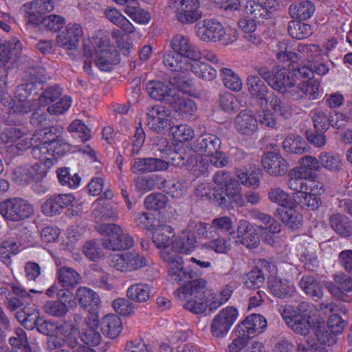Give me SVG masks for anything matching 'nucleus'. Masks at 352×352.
<instances>
[{
	"label": "nucleus",
	"instance_id": "f257e3e1",
	"mask_svg": "<svg viewBox=\"0 0 352 352\" xmlns=\"http://www.w3.org/2000/svg\"><path fill=\"white\" fill-rule=\"evenodd\" d=\"M248 91L251 97L256 98L260 105L259 122L274 128L277 125L278 116L287 119L292 115V108L280 98L270 91L258 76H249L246 80Z\"/></svg>",
	"mask_w": 352,
	"mask_h": 352
},
{
	"label": "nucleus",
	"instance_id": "f03ea898",
	"mask_svg": "<svg viewBox=\"0 0 352 352\" xmlns=\"http://www.w3.org/2000/svg\"><path fill=\"white\" fill-rule=\"evenodd\" d=\"M214 182L219 188L224 189V195L218 193L217 189L208 184H201L197 186V195L206 197L210 201L228 209L243 205L241 184L228 173L218 171L214 176Z\"/></svg>",
	"mask_w": 352,
	"mask_h": 352
},
{
	"label": "nucleus",
	"instance_id": "7ed1b4c3",
	"mask_svg": "<svg viewBox=\"0 0 352 352\" xmlns=\"http://www.w3.org/2000/svg\"><path fill=\"white\" fill-rule=\"evenodd\" d=\"M268 84L276 90L294 100L302 99L315 100L320 94V83L318 80H311L307 87L297 83L292 69L276 67L272 71V77Z\"/></svg>",
	"mask_w": 352,
	"mask_h": 352
},
{
	"label": "nucleus",
	"instance_id": "20e7f679",
	"mask_svg": "<svg viewBox=\"0 0 352 352\" xmlns=\"http://www.w3.org/2000/svg\"><path fill=\"white\" fill-rule=\"evenodd\" d=\"M83 46L86 58L83 69L88 74H92L93 58L98 69L105 72L110 71L113 65L119 61L117 53L110 45L109 37L104 35L102 32H98L91 39L85 40Z\"/></svg>",
	"mask_w": 352,
	"mask_h": 352
},
{
	"label": "nucleus",
	"instance_id": "39448f33",
	"mask_svg": "<svg viewBox=\"0 0 352 352\" xmlns=\"http://www.w3.org/2000/svg\"><path fill=\"white\" fill-rule=\"evenodd\" d=\"M52 129H41L33 135L34 146L32 155L47 168H50L57 159L68 152L71 146L64 139L58 138Z\"/></svg>",
	"mask_w": 352,
	"mask_h": 352
},
{
	"label": "nucleus",
	"instance_id": "423d86ee",
	"mask_svg": "<svg viewBox=\"0 0 352 352\" xmlns=\"http://www.w3.org/2000/svg\"><path fill=\"white\" fill-rule=\"evenodd\" d=\"M38 329L50 337L47 346L50 349L61 347L66 344L74 349L75 352H96L88 346L78 345V330L74 325L67 322L56 325L50 321H45Z\"/></svg>",
	"mask_w": 352,
	"mask_h": 352
},
{
	"label": "nucleus",
	"instance_id": "0eeeda50",
	"mask_svg": "<svg viewBox=\"0 0 352 352\" xmlns=\"http://www.w3.org/2000/svg\"><path fill=\"white\" fill-rule=\"evenodd\" d=\"M28 22L42 25L48 30L56 32L65 24V19L56 14L44 16L45 12L52 11L55 5L52 0H34L23 6Z\"/></svg>",
	"mask_w": 352,
	"mask_h": 352
},
{
	"label": "nucleus",
	"instance_id": "6e6552de",
	"mask_svg": "<svg viewBox=\"0 0 352 352\" xmlns=\"http://www.w3.org/2000/svg\"><path fill=\"white\" fill-rule=\"evenodd\" d=\"M206 287L203 279H195L186 283L176 292L178 299L184 302L183 307L195 314L204 312L209 305L206 294L202 296Z\"/></svg>",
	"mask_w": 352,
	"mask_h": 352
},
{
	"label": "nucleus",
	"instance_id": "1a4fd4ad",
	"mask_svg": "<svg viewBox=\"0 0 352 352\" xmlns=\"http://www.w3.org/2000/svg\"><path fill=\"white\" fill-rule=\"evenodd\" d=\"M314 307L302 302L297 307L287 305L281 311V316L287 326L296 333L307 335L311 328V318Z\"/></svg>",
	"mask_w": 352,
	"mask_h": 352
},
{
	"label": "nucleus",
	"instance_id": "9d476101",
	"mask_svg": "<svg viewBox=\"0 0 352 352\" xmlns=\"http://www.w3.org/2000/svg\"><path fill=\"white\" fill-rule=\"evenodd\" d=\"M197 36L204 42H218L221 41L226 35L228 38L226 44H230L236 41L237 34L236 30H230L227 32L223 25L214 19H206L199 21L195 26Z\"/></svg>",
	"mask_w": 352,
	"mask_h": 352
},
{
	"label": "nucleus",
	"instance_id": "9b49d317",
	"mask_svg": "<svg viewBox=\"0 0 352 352\" xmlns=\"http://www.w3.org/2000/svg\"><path fill=\"white\" fill-rule=\"evenodd\" d=\"M168 8L182 24H192L202 16L199 0H169Z\"/></svg>",
	"mask_w": 352,
	"mask_h": 352
},
{
	"label": "nucleus",
	"instance_id": "f8f14e48",
	"mask_svg": "<svg viewBox=\"0 0 352 352\" xmlns=\"http://www.w3.org/2000/svg\"><path fill=\"white\" fill-rule=\"evenodd\" d=\"M97 230L106 238L103 240L105 248L120 250L129 248L133 245V239L122 228L116 224H100L96 226Z\"/></svg>",
	"mask_w": 352,
	"mask_h": 352
},
{
	"label": "nucleus",
	"instance_id": "ddd939ff",
	"mask_svg": "<svg viewBox=\"0 0 352 352\" xmlns=\"http://www.w3.org/2000/svg\"><path fill=\"white\" fill-rule=\"evenodd\" d=\"M314 327V332L321 344L329 346L336 342V336L342 333L346 327V322L336 314L329 316L327 324L324 322H318Z\"/></svg>",
	"mask_w": 352,
	"mask_h": 352
},
{
	"label": "nucleus",
	"instance_id": "4468645a",
	"mask_svg": "<svg viewBox=\"0 0 352 352\" xmlns=\"http://www.w3.org/2000/svg\"><path fill=\"white\" fill-rule=\"evenodd\" d=\"M33 212V206L23 199L12 198L0 203V214L7 221H22Z\"/></svg>",
	"mask_w": 352,
	"mask_h": 352
},
{
	"label": "nucleus",
	"instance_id": "2eb2a0df",
	"mask_svg": "<svg viewBox=\"0 0 352 352\" xmlns=\"http://www.w3.org/2000/svg\"><path fill=\"white\" fill-rule=\"evenodd\" d=\"M239 316V310L232 306L221 309L214 317L210 329L213 336L221 338L226 336Z\"/></svg>",
	"mask_w": 352,
	"mask_h": 352
},
{
	"label": "nucleus",
	"instance_id": "dca6fc26",
	"mask_svg": "<svg viewBox=\"0 0 352 352\" xmlns=\"http://www.w3.org/2000/svg\"><path fill=\"white\" fill-rule=\"evenodd\" d=\"M267 12L260 5L254 1L248 2L245 9V15L239 21V26L245 34L255 32L256 24L264 23V16Z\"/></svg>",
	"mask_w": 352,
	"mask_h": 352
},
{
	"label": "nucleus",
	"instance_id": "f3484780",
	"mask_svg": "<svg viewBox=\"0 0 352 352\" xmlns=\"http://www.w3.org/2000/svg\"><path fill=\"white\" fill-rule=\"evenodd\" d=\"M150 232L153 242L160 250V254L163 252H172L170 248L175 235L172 226L160 221L156 222Z\"/></svg>",
	"mask_w": 352,
	"mask_h": 352
},
{
	"label": "nucleus",
	"instance_id": "a211bd4d",
	"mask_svg": "<svg viewBox=\"0 0 352 352\" xmlns=\"http://www.w3.org/2000/svg\"><path fill=\"white\" fill-rule=\"evenodd\" d=\"M111 265L121 272H131L146 265V260L137 252L120 253L111 256Z\"/></svg>",
	"mask_w": 352,
	"mask_h": 352
},
{
	"label": "nucleus",
	"instance_id": "6ab92c4d",
	"mask_svg": "<svg viewBox=\"0 0 352 352\" xmlns=\"http://www.w3.org/2000/svg\"><path fill=\"white\" fill-rule=\"evenodd\" d=\"M83 36V29L80 24L69 23L56 37L57 45L63 50L74 52L77 50Z\"/></svg>",
	"mask_w": 352,
	"mask_h": 352
},
{
	"label": "nucleus",
	"instance_id": "aec40b11",
	"mask_svg": "<svg viewBox=\"0 0 352 352\" xmlns=\"http://www.w3.org/2000/svg\"><path fill=\"white\" fill-rule=\"evenodd\" d=\"M170 45L174 52L184 60L193 63L198 58H201L202 54L199 49L190 43L189 38L182 34L173 36Z\"/></svg>",
	"mask_w": 352,
	"mask_h": 352
},
{
	"label": "nucleus",
	"instance_id": "412c9836",
	"mask_svg": "<svg viewBox=\"0 0 352 352\" xmlns=\"http://www.w3.org/2000/svg\"><path fill=\"white\" fill-rule=\"evenodd\" d=\"M58 300H47L43 306V310L47 315L56 318L66 316L68 307H75L76 302L72 299V295L69 292H58Z\"/></svg>",
	"mask_w": 352,
	"mask_h": 352
},
{
	"label": "nucleus",
	"instance_id": "4be33fe9",
	"mask_svg": "<svg viewBox=\"0 0 352 352\" xmlns=\"http://www.w3.org/2000/svg\"><path fill=\"white\" fill-rule=\"evenodd\" d=\"M161 258L168 264V274L171 280L181 282L192 278L190 273L184 267L182 256L173 252H163Z\"/></svg>",
	"mask_w": 352,
	"mask_h": 352
},
{
	"label": "nucleus",
	"instance_id": "5701e85b",
	"mask_svg": "<svg viewBox=\"0 0 352 352\" xmlns=\"http://www.w3.org/2000/svg\"><path fill=\"white\" fill-rule=\"evenodd\" d=\"M234 128L241 135L253 137L258 130V122L254 113L250 109L241 111L235 118Z\"/></svg>",
	"mask_w": 352,
	"mask_h": 352
},
{
	"label": "nucleus",
	"instance_id": "b1692460",
	"mask_svg": "<svg viewBox=\"0 0 352 352\" xmlns=\"http://www.w3.org/2000/svg\"><path fill=\"white\" fill-rule=\"evenodd\" d=\"M267 327V320L259 314H251L236 326V330L241 338H251L261 333Z\"/></svg>",
	"mask_w": 352,
	"mask_h": 352
},
{
	"label": "nucleus",
	"instance_id": "393cba45",
	"mask_svg": "<svg viewBox=\"0 0 352 352\" xmlns=\"http://www.w3.org/2000/svg\"><path fill=\"white\" fill-rule=\"evenodd\" d=\"M317 188L311 190H305L294 193L296 205H299L301 208L308 210H316L321 206L322 201L320 196L323 193L322 185L317 182Z\"/></svg>",
	"mask_w": 352,
	"mask_h": 352
},
{
	"label": "nucleus",
	"instance_id": "a878e982",
	"mask_svg": "<svg viewBox=\"0 0 352 352\" xmlns=\"http://www.w3.org/2000/svg\"><path fill=\"white\" fill-rule=\"evenodd\" d=\"M170 111L162 105H156L148 109L147 125L156 132H160L170 124Z\"/></svg>",
	"mask_w": 352,
	"mask_h": 352
},
{
	"label": "nucleus",
	"instance_id": "bb28decb",
	"mask_svg": "<svg viewBox=\"0 0 352 352\" xmlns=\"http://www.w3.org/2000/svg\"><path fill=\"white\" fill-rule=\"evenodd\" d=\"M197 240L193 232L184 230L175 235L170 251L174 253L188 255L196 248Z\"/></svg>",
	"mask_w": 352,
	"mask_h": 352
},
{
	"label": "nucleus",
	"instance_id": "cd10ccee",
	"mask_svg": "<svg viewBox=\"0 0 352 352\" xmlns=\"http://www.w3.org/2000/svg\"><path fill=\"white\" fill-rule=\"evenodd\" d=\"M75 299L78 301L81 308L91 314H96L100 299L98 294L93 289L87 287H78L75 293Z\"/></svg>",
	"mask_w": 352,
	"mask_h": 352
},
{
	"label": "nucleus",
	"instance_id": "c85d7f7f",
	"mask_svg": "<svg viewBox=\"0 0 352 352\" xmlns=\"http://www.w3.org/2000/svg\"><path fill=\"white\" fill-rule=\"evenodd\" d=\"M45 170L40 163L17 167L14 172V179L16 183L23 185L32 182H38L45 176Z\"/></svg>",
	"mask_w": 352,
	"mask_h": 352
},
{
	"label": "nucleus",
	"instance_id": "c756f323",
	"mask_svg": "<svg viewBox=\"0 0 352 352\" xmlns=\"http://www.w3.org/2000/svg\"><path fill=\"white\" fill-rule=\"evenodd\" d=\"M262 164L265 170L273 176H280L287 170V161L279 154L269 152L263 155Z\"/></svg>",
	"mask_w": 352,
	"mask_h": 352
},
{
	"label": "nucleus",
	"instance_id": "7c9ffc66",
	"mask_svg": "<svg viewBox=\"0 0 352 352\" xmlns=\"http://www.w3.org/2000/svg\"><path fill=\"white\" fill-rule=\"evenodd\" d=\"M168 168V162L158 158H135L131 169L134 173L162 171Z\"/></svg>",
	"mask_w": 352,
	"mask_h": 352
},
{
	"label": "nucleus",
	"instance_id": "2f4dec72",
	"mask_svg": "<svg viewBox=\"0 0 352 352\" xmlns=\"http://www.w3.org/2000/svg\"><path fill=\"white\" fill-rule=\"evenodd\" d=\"M99 319L97 314L89 316L80 333V340L87 345L96 346L101 341V336L98 331Z\"/></svg>",
	"mask_w": 352,
	"mask_h": 352
},
{
	"label": "nucleus",
	"instance_id": "473e14b6",
	"mask_svg": "<svg viewBox=\"0 0 352 352\" xmlns=\"http://www.w3.org/2000/svg\"><path fill=\"white\" fill-rule=\"evenodd\" d=\"M334 282L329 283L327 287L332 296L346 301L347 294L352 291V278L350 276L339 274L334 276Z\"/></svg>",
	"mask_w": 352,
	"mask_h": 352
},
{
	"label": "nucleus",
	"instance_id": "72a5a7b5",
	"mask_svg": "<svg viewBox=\"0 0 352 352\" xmlns=\"http://www.w3.org/2000/svg\"><path fill=\"white\" fill-rule=\"evenodd\" d=\"M276 214V217L289 228L295 230L302 226V216L297 210L295 203L286 208H278Z\"/></svg>",
	"mask_w": 352,
	"mask_h": 352
},
{
	"label": "nucleus",
	"instance_id": "f704fd0d",
	"mask_svg": "<svg viewBox=\"0 0 352 352\" xmlns=\"http://www.w3.org/2000/svg\"><path fill=\"white\" fill-rule=\"evenodd\" d=\"M289 176L288 186L296 192L317 188V181L309 179L302 175L296 167L290 170Z\"/></svg>",
	"mask_w": 352,
	"mask_h": 352
},
{
	"label": "nucleus",
	"instance_id": "c9c22d12",
	"mask_svg": "<svg viewBox=\"0 0 352 352\" xmlns=\"http://www.w3.org/2000/svg\"><path fill=\"white\" fill-rule=\"evenodd\" d=\"M148 95L153 99L170 103L173 98L174 92L177 89L164 85L159 81H151L146 85Z\"/></svg>",
	"mask_w": 352,
	"mask_h": 352
},
{
	"label": "nucleus",
	"instance_id": "e433bc0d",
	"mask_svg": "<svg viewBox=\"0 0 352 352\" xmlns=\"http://www.w3.org/2000/svg\"><path fill=\"white\" fill-rule=\"evenodd\" d=\"M170 104L176 111L186 117L192 116L197 110L195 101L191 98L184 96L178 90L177 92H174Z\"/></svg>",
	"mask_w": 352,
	"mask_h": 352
},
{
	"label": "nucleus",
	"instance_id": "4c0bfd02",
	"mask_svg": "<svg viewBox=\"0 0 352 352\" xmlns=\"http://www.w3.org/2000/svg\"><path fill=\"white\" fill-rule=\"evenodd\" d=\"M220 146L221 140L217 137L211 134H205L197 139L195 150L207 157L217 153V149H220Z\"/></svg>",
	"mask_w": 352,
	"mask_h": 352
},
{
	"label": "nucleus",
	"instance_id": "58836bf2",
	"mask_svg": "<svg viewBox=\"0 0 352 352\" xmlns=\"http://www.w3.org/2000/svg\"><path fill=\"white\" fill-rule=\"evenodd\" d=\"M22 49L21 42L16 38L6 41L0 45V65H5L10 60L15 61Z\"/></svg>",
	"mask_w": 352,
	"mask_h": 352
},
{
	"label": "nucleus",
	"instance_id": "ea45409f",
	"mask_svg": "<svg viewBox=\"0 0 352 352\" xmlns=\"http://www.w3.org/2000/svg\"><path fill=\"white\" fill-rule=\"evenodd\" d=\"M316 11V6L309 0L300 1L292 3L289 8L290 16L299 20L310 19Z\"/></svg>",
	"mask_w": 352,
	"mask_h": 352
},
{
	"label": "nucleus",
	"instance_id": "a19ab883",
	"mask_svg": "<svg viewBox=\"0 0 352 352\" xmlns=\"http://www.w3.org/2000/svg\"><path fill=\"white\" fill-rule=\"evenodd\" d=\"M232 248L230 237L221 236L214 234L208 241L201 245L203 250H211L217 254H228Z\"/></svg>",
	"mask_w": 352,
	"mask_h": 352
},
{
	"label": "nucleus",
	"instance_id": "79ce46f5",
	"mask_svg": "<svg viewBox=\"0 0 352 352\" xmlns=\"http://www.w3.org/2000/svg\"><path fill=\"white\" fill-rule=\"evenodd\" d=\"M188 72L191 71L196 76L204 80H212L217 77V70L201 60V58H198L195 62L192 61L189 63Z\"/></svg>",
	"mask_w": 352,
	"mask_h": 352
},
{
	"label": "nucleus",
	"instance_id": "37998d69",
	"mask_svg": "<svg viewBox=\"0 0 352 352\" xmlns=\"http://www.w3.org/2000/svg\"><path fill=\"white\" fill-rule=\"evenodd\" d=\"M268 287L270 292L276 297L285 298L292 295L295 287L293 283L285 279L271 277L268 281Z\"/></svg>",
	"mask_w": 352,
	"mask_h": 352
},
{
	"label": "nucleus",
	"instance_id": "c03bdc74",
	"mask_svg": "<svg viewBox=\"0 0 352 352\" xmlns=\"http://www.w3.org/2000/svg\"><path fill=\"white\" fill-rule=\"evenodd\" d=\"M151 287L146 283H135L127 289V297L129 300L142 303L146 302L151 296Z\"/></svg>",
	"mask_w": 352,
	"mask_h": 352
},
{
	"label": "nucleus",
	"instance_id": "a18cd8bd",
	"mask_svg": "<svg viewBox=\"0 0 352 352\" xmlns=\"http://www.w3.org/2000/svg\"><path fill=\"white\" fill-rule=\"evenodd\" d=\"M101 330L107 337L110 338H116L122 331L120 318L116 314L105 316L102 319Z\"/></svg>",
	"mask_w": 352,
	"mask_h": 352
},
{
	"label": "nucleus",
	"instance_id": "49530a36",
	"mask_svg": "<svg viewBox=\"0 0 352 352\" xmlns=\"http://www.w3.org/2000/svg\"><path fill=\"white\" fill-rule=\"evenodd\" d=\"M297 256L305 266L311 269L317 263L316 248L314 245L303 241L296 246Z\"/></svg>",
	"mask_w": 352,
	"mask_h": 352
},
{
	"label": "nucleus",
	"instance_id": "de8ad7c7",
	"mask_svg": "<svg viewBox=\"0 0 352 352\" xmlns=\"http://www.w3.org/2000/svg\"><path fill=\"white\" fill-rule=\"evenodd\" d=\"M23 92H25L23 86L18 87L16 94L17 96H22L16 101H14L12 105V102L8 103L10 106V113H17L24 114L30 112L33 109L32 100L28 99L26 96H23Z\"/></svg>",
	"mask_w": 352,
	"mask_h": 352
},
{
	"label": "nucleus",
	"instance_id": "09e8293b",
	"mask_svg": "<svg viewBox=\"0 0 352 352\" xmlns=\"http://www.w3.org/2000/svg\"><path fill=\"white\" fill-rule=\"evenodd\" d=\"M260 170L254 167L251 170L246 168H239L236 170V176L240 180L241 184L246 187L256 188L260 185L258 175Z\"/></svg>",
	"mask_w": 352,
	"mask_h": 352
},
{
	"label": "nucleus",
	"instance_id": "8fccbe9b",
	"mask_svg": "<svg viewBox=\"0 0 352 352\" xmlns=\"http://www.w3.org/2000/svg\"><path fill=\"white\" fill-rule=\"evenodd\" d=\"M296 168L302 173V175L311 179L316 172L321 170L320 158L317 159L311 155H305L300 158L299 166Z\"/></svg>",
	"mask_w": 352,
	"mask_h": 352
},
{
	"label": "nucleus",
	"instance_id": "3c124183",
	"mask_svg": "<svg viewBox=\"0 0 352 352\" xmlns=\"http://www.w3.org/2000/svg\"><path fill=\"white\" fill-rule=\"evenodd\" d=\"M299 285L307 295L316 300L320 298L323 295L320 284L313 276H303L300 280Z\"/></svg>",
	"mask_w": 352,
	"mask_h": 352
},
{
	"label": "nucleus",
	"instance_id": "603ef678",
	"mask_svg": "<svg viewBox=\"0 0 352 352\" xmlns=\"http://www.w3.org/2000/svg\"><path fill=\"white\" fill-rule=\"evenodd\" d=\"M124 12L135 22L140 24H147L151 20V15L148 12L140 8L139 3L134 0L131 4L126 6L124 10Z\"/></svg>",
	"mask_w": 352,
	"mask_h": 352
},
{
	"label": "nucleus",
	"instance_id": "864d4df0",
	"mask_svg": "<svg viewBox=\"0 0 352 352\" xmlns=\"http://www.w3.org/2000/svg\"><path fill=\"white\" fill-rule=\"evenodd\" d=\"M105 16L111 23L120 27L126 33L134 31L133 24L117 9L109 8L104 11Z\"/></svg>",
	"mask_w": 352,
	"mask_h": 352
},
{
	"label": "nucleus",
	"instance_id": "5fc2aeb1",
	"mask_svg": "<svg viewBox=\"0 0 352 352\" xmlns=\"http://www.w3.org/2000/svg\"><path fill=\"white\" fill-rule=\"evenodd\" d=\"M330 224L333 230L344 236L352 234V221L346 217L333 214L330 219Z\"/></svg>",
	"mask_w": 352,
	"mask_h": 352
},
{
	"label": "nucleus",
	"instance_id": "6e6d98bb",
	"mask_svg": "<svg viewBox=\"0 0 352 352\" xmlns=\"http://www.w3.org/2000/svg\"><path fill=\"white\" fill-rule=\"evenodd\" d=\"M164 63L165 66L171 71L186 72H188L189 65L188 60H184L177 56V54L173 52H166L164 55Z\"/></svg>",
	"mask_w": 352,
	"mask_h": 352
},
{
	"label": "nucleus",
	"instance_id": "4d7b16f0",
	"mask_svg": "<svg viewBox=\"0 0 352 352\" xmlns=\"http://www.w3.org/2000/svg\"><path fill=\"white\" fill-rule=\"evenodd\" d=\"M269 199L276 204L279 208H286L295 203L294 196L292 197L288 192L280 188H272L268 192Z\"/></svg>",
	"mask_w": 352,
	"mask_h": 352
},
{
	"label": "nucleus",
	"instance_id": "13d9d810",
	"mask_svg": "<svg viewBox=\"0 0 352 352\" xmlns=\"http://www.w3.org/2000/svg\"><path fill=\"white\" fill-rule=\"evenodd\" d=\"M293 75L297 83H301L304 87H307L311 80H316L313 78L312 64L309 67L306 65L298 66L295 64L289 65Z\"/></svg>",
	"mask_w": 352,
	"mask_h": 352
},
{
	"label": "nucleus",
	"instance_id": "bf43d9fd",
	"mask_svg": "<svg viewBox=\"0 0 352 352\" xmlns=\"http://www.w3.org/2000/svg\"><path fill=\"white\" fill-rule=\"evenodd\" d=\"M19 252V245L15 240L6 239L0 245V260L6 265H9L11 263L10 258Z\"/></svg>",
	"mask_w": 352,
	"mask_h": 352
},
{
	"label": "nucleus",
	"instance_id": "052dcab7",
	"mask_svg": "<svg viewBox=\"0 0 352 352\" xmlns=\"http://www.w3.org/2000/svg\"><path fill=\"white\" fill-rule=\"evenodd\" d=\"M57 274L58 281L63 287L74 286L80 283L81 280L80 274L69 267H60Z\"/></svg>",
	"mask_w": 352,
	"mask_h": 352
},
{
	"label": "nucleus",
	"instance_id": "680f3d73",
	"mask_svg": "<svg viewBox=\"0 0 352 352\" xmlns=\"http://www.w3.org/2000/svg\"><path fill=\"white\" fill-rule=\"evenodd\" d=\"M320 162L321 168H324L331 172L339 171L343 166L342 160L340 155L327 152L320 153Z\"/></svg>",
	"mask_w": 352,
	"mask_h": 352
},
{
	"label": "nucleus",
	"instance_id": "e2e57ef3",
	"mask_svg": "<svg viewBox=\"0 0 352 352\" xmlns=\"http://www.w3.org/2000/svg\"><path fill=\"white\" fill-rule=\"evenodd\" d=\"M288 32L289 35L296 39H304L313 33L310 25L300 21H290L288 25Z\"/></svg>",
	"mask_w": 352,
	"mask_h": 352
},
{
	"label": "nucleus",
	"instance_id": "0e129e2a",
	"mask_svg": "<svg viewBox=\"0 0 352 352\" xmlns=\"http://www.w3.org/2000/svg\"><path fill=\"white\" fill-rule=\"evenodd\" d=\"M283 147L287 153L300 154L305 149V142L298 135H289L283 142Z\"/></svg>",
	"mask_w": 352,
	"mask_h": 352
},
{
	"label": "nucleus",
	"instance_id": "69168bd1",
	"mask_svg": "<svg viewBox=\"0 0 352 352\" xmlns=\"http://www.w3.org/2000/svg\"><path fill=\"white\" fill-rule=\"evenodd\" d=\"M210 230H212L214 234L228 233L231 235L233 233V222L228 217L215 218L210 226Z\"/></svg>",
	"mask_w": 352,
	"mask_h": 352
},
{
	"label": "nucleus",
	"instance_id": "338daca9",
	"mask_svg": "<svg viewBox=\"0 0 352 352\" xmlns=\"http://www.w3.org/2000/svg\"><path fill=\"white\" fill-rule=\"evenodd\" d=\"M324 344H321L318 340L307 338L297 343L296 352H327Z\"/></svg>",
	"mask_w": 352,
	"mask_h": 352
},
{
	"label": "nucleus",
	"instance_id": "774afa93",
	"mask_svg": "<svg viewBox=\"0 0 352 352\" xmlns=\"http://www.w3.org/2000/svg\"><path fill=\"white\" fill-rule=\"evenodd\" d=\"M222 79L224 85L228 89L235 91L241 90L243 87L242 80L232 70L228 68L223 69Z\"/></svg>",
	"mask_w": 352,
	"mask_h": 352
}]
</instances>
